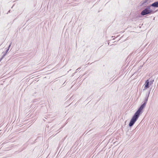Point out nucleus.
I'll return each mask as SVG.
<instances>
[{"instance_id": "nucleus-13", "label": "nucleus", "mask_w": 158, "mask_h": 158, "mask_svg": "<svg viewBox=\"0 0 158 158\" xmlns=\"http://www.w3.org/2000/svg\"><path fill=\"white\" fill-rule=\"evenodd\" d=\"M49 126H48L47 125H46V127H48Z\"/></svg>"}, {"instance_id": "nucleus-10", "label": "nucleus", "mask_w": 158, "mask_h": 158, "mask_svg": "<svg viewBox=\"0 0 158 158\" xmlns=\"http://www.w3.org/2000/svg\"><path fill=\"white\" fill-rule=\"evenodd\" d=\"M75 96V95H73L71 97V98H74V97Z\"/></svg>"}, {"instance_id": "nucleus-3", "label": "nucleus", "mask_w": 158, "mask_h": 158, "mask_svg": "<svg viewBox=\"0 0 158 158\" xmlns=\"http://www.w3.org/2000/svg\"><path fill=\"white\" fill-rule=\"evenodd\" d=\"M153 0H143L139 4V7H146L147 5L151 2H152Z\"/></svg>"}, {"instance_id": "nucleus-11", "label": "nucleus", "mask_w": 158, "mask_h": 158, "mask_svg": "<svg viewBox=\"0 0 158 158\" xmlns=\"http://www.w3.org/2000/svg\"><path fill=\"white\" fill-rule=\"evenodd\" d=\"M10 10L8 12L7 14H8V13H10Z\"/></svg>"}, {"instance_id": "nucleus-2", "label": "nucleus", "mask_w": 158, "mask_h": 158, "mask_svg": "<svg viewBox=\"0 0 158 158\" xmlns=\"http://www.w3.org/2000/svg\"><path fill=\"white\" fill-rule=\"evenodd\" d=\"M157 8H158V1L155 2L152 4L147 6L141 12V15L142 16H144L147 15L153 14L155 13L154 10Z\"/></svg>"}, {"instance_id": "nucleus-9", "label": "nucleus", "mask_w": 158, "mask_h": 158, "mask_svg": "<svg viewBox=\"0 0 158 158\" xmlns=\"http://www.w3.org/2000/svg\"><path fill=\"white\" fill-rule=\"evenodd\" d=\"M81 69V68L80 67H79V68H78L77 69V70H78V71H79V70Z\"/></svg>"}, {"instance_id": "nucleus-12", "label": "nucleus", "mask_w": 158, "mask_h": 158, "mask_svg": "<svg viewBox=\"0 0 158 158\" xmlns=\"http://www.w3.org/2000/svg\"><path fill=\"white\" fill-rule=\"evenodd\" d=\"M142 66H142V65H140V66L139 68V69H141V68L142 67Z\"/></svg>"}, {"instance_id": "nucleus-7", "label": "nucleus", "mask_w": 158, "mask_h": 158, "mask_svg": "<svg viewBox=\"0 0 158 158\" xmlns=\"http://www.w3.org/2000/svg\"><path fill=\"white\" fill-rule=\"evenodd\" d=\"M11 43L9 45L7 49H8V50H9L11 46Z\"/></svg>"}, {"instance_id": "nucleus-14", "label": "nucleus", "mask_w": 158, "mask_h": 158, "mask_svg": "<svg viewBox=\"0 0 158 158\" xmlns=\"http://www.w3.org/2000/svg\"><path fill=\"white\" fill-rule=\"evenodd\" d=\"M138 126L136 127L135 128V129H137V127H138Z\"/></svg>"}, {"instance_id": "nucleus-8", "label": "nucleus", "mask_w": 158, "mask_h": 158, "mask_svg": "<svg viewBox=\"0 0 158 158\" xmlns=\"http://www.w3.org/2000/svg\"><path fill=\"white\" fill-rule=\"evenodd\" d=\"M4 58L2 56L0 58V62H1V61L2 60V59L3 58Z\"/></svg>"}, {"instance_id": "nucleus-5", "label": "nucleus", "mask_w": 158, "mask_h": 158, "mask_svg": "<svg viewBox=\"0 0 158 158\" xmlns=\"http://www.w3.org/2000/svg\"><path fill=\"white\" fill-rule=\"evenodd\" d=\"M9 50H8V49H7L6 50V51L4 52H2V53H3V54L2 55V56L4 58V56L6 55L7 53L8 52Z\"/></svg>"}, {"instance_id": "nucleus-4", "label": "nucleus", "mask_w": 158, "mask_h": 158, "mask_svg": "<svg viewBox=\"0 0 158 158\" xmlns=\"http://www.w3.org/2000/svg\"><path fill=\"white\" fill-rule=\"evenodd\" d=\"M151 77H150L149 78V79L145 81V84L144 85V89H143V90H144L146 89H147L151 85H149L150 83V81L149 80L151 79Z\"/></svg>"}, {"instance_id": "nucleus-6", "label": "nucleus", "mask_w": 158, "mask_h": 158, "mask_svg": "<svg viewBox=\"0 0 158 158\" xmlns=\"http://www.w3.org/2000/svg\"><path fill=\"white\" fill-rule=\"evenodd\" d=\"M150 82H149V85H152L153 83V82L154 81V79H151L149 80Z\"/></svg>"}, {"instance_id": "nucleus-15", "label": "nucleus", "mask_w": 158, "mask_h": 158, "mask_svg": "<svg viewBox=\"0 0 158 158\" xmlns=\"http://www.w3.org/2000/svg\"><path fill=\"white\" fill-rule=\"evenodd\" d=\"M66 138V137L64 138V139H65Z\"/></svg>"}, {"instance_id": "nucleus-1", "label": "nucleus", "mask_w": 158, "mask_h": 158, "mask_svg": "<svg viewBox=\"0 0 158 158\" xmlns=\"http://www.w3.org/2000/svg\"><path fill=\"white\" fill-rule=\"evenodd\" d=\"M150 92V90L148 92V94H146V97L143 102L142 103L140 106L138 108V110L132 116L128 125L129 127L130 128L133 126L139 118L140 114L143 112V109L146 107L147 103Z\"/></svg>"}]
</instances>
